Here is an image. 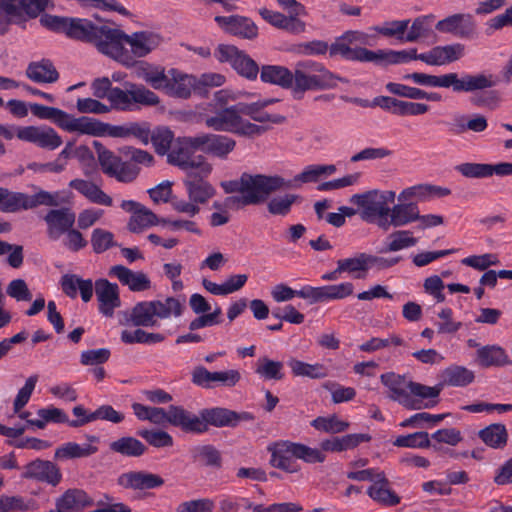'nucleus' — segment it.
<instances>
[{
  "label": "nucleus",
  "instance_id": "obj_1",
  "mask_svg": "<svg viewBox=\"0 0 512 512\" xmlns=\"http://www.w3.org/2000/svg\"><path fill=\"white\" fill-rule=\"evenodd\" d=\"M380 381L389 391L388 398L408 410L433 408L438 404L437 398L442 391V384L426 386L394 372L382 374Z\"/></svg>",
  "mask_w": 512,
  "mask_h": 512
},
{
  "label": "nucleus",
  "instance_id": "obj_2",
  "mask_svg": "<svg viewBox=\"0 0 512 512\" xmlns=\"http://www.w3.org/2000/svg\"><path fill=\"white\" fill-rule=\"evenodd\" d=\"M221 187L226 193H241L225 199L224 205L229 208L261 204L273 193L271 175L264 174L243 173L237 180L222 182Z\"/></svg>",
  "mask_w": 512,
  "mask_h": 512
},
{
  "label": "nucleus",
  "instance_id": "obj_3",
  "mask_svg": "<svg viewBox=\"0 0 512 512\" xmlns=\"http://www.w3.org/2000/svg\"><path fill=\"white\" fill-rule=\"evenodd\" d=\"M405 80H412L415 84L427 87L452 88L455 93L473 92L478 89L491 88L495 85L493 75L463 74L461 78L457 73L451 72L443 75H430L414 72L403 76Z\"/></svg>",
  "mask_w": 512,
  "mask_h": 512
},
{
  "label": "nucleus",
  "instance_id": "obj_4",
  "mask_svg": "<svg viewBox=\"0 0 512 512\" xmlns=\"http://www.w3.org/2000/svg\"><path fill=\"white\" fill-rule=\"evenodd\" d=\"M293 84L291 89L295 99H302L304 93L310 90H324L337 86V81L342 78L334 75L321 63L304 60L295 64Z\"/></svg>",
  "mask_w": 512,
  "mask_h": 512
},
{
  "label": "nucleus",
  "instance_id": "obj_5",
  "mask_svg": "<svg viewBox=\"0 0 512 512\" xmlns=\"http://www.w3.org/2000/svg\"><path fill=\"white\" fill-rule=\"evenodd\" d=\"M254 419L250 412H236L223 407L205 408L200 410L198 415L187 410L186 433L202 434L209 430V426L234 428L240 422H250Z\"/></svg>",
  "mask_w": 512,
  "mask_h": 512
},
{
  "label": "nucleus",
  "instance_id": "obj_6",
  "mask_svg": "<svg viewBox=\"0 0 512 512\" xmlns=\"http://www.w3.org/2000/svg\"><path fill=\"white\" fill-rule=\"evenodd\" d=\"M207 128L218 132H228L239 136L251 137L263 134L267 128L256 125L241 117L239 104L217 110L213 115L204 118Z\"/></svg>",
  "mask_w": 512,
  "mask_h": 512
},
{
  "label": "nucleus",
  "instance_id": "obj_7",
  "mask_svg": "<svg viewBox=\"0 0 512 512\" xmlns=\"http://www.w3.org/2000/svg\"><path fill=\"white\" fill-rule=\"evenodd\" d=\"M395 196L394 191L371 190L352 195L350 202L360 208V217L363 221L376 223L384 230L383 222L389 217L390 204L394 203Z\"/></svg>",
  "mask_w": 512,
  "mask_h": 512
},
{
  "label": "nucleus",
  "instance_id": "obj_8",
  "mask_svg": "<svg viewBox=\"0 0 512 512\" xmlns=\"http://www.w3.org/2000/svg\"><path fill=\"white\" fill-rule=\"evenodd\" d=\"M196 140H198L197 135L177 138L167 154V162L185 171L186 175L195 170H200L201 175H210L211 164L204 156L194 155V151L200 150V146L194 143Z\"/></svg>",
  "mask_w": 512,
  "mask_h": 512
},
{
  "label": "nucleus",
  "instance_id": "obj_9",
  "mask_svg": "<svg viewBox=\"0 0 512 512\" xmlns=\"http://www.w3.org/2000/svg\"><path fill=\"white\" fill-rule=\"evenodd\" d=\"M127 34L117 28H112L106 24H100L93 44L97 50L121 63L126 67H133L135 61L132 60L128 48L125 47Z\"/></svg>",
  "mask_w": 512,
  "mask_h": 512
},
{
  "label": "nucleus",
  "instance_id": "obj_10",
  "mask_svg": "<svg viewBox=\"0 0 512 512\" xmlns=\"http://www.w3.org/2000/svg\"><path fill=\"white\" fill-rule=\"evenodd\" d=\"M108 101L110 102V110L130 111L133 104L157 106L160 103V98L144 85L126 82L125 90L113 87Z\"/></svg>",
  "mask_w": 512,
  "mask_h": 512
},
{
  "label": "nucleus",
  "instance_id": "obj_11",
  "mask_svg": "<svg viewBox=\"0 0 512 512\" xmlns=\"http://www.w3.org/2000/svg\"><path fill=\"white\" fill-rule=\"evenodd\" d=\"M336 172V166L308 165L303 171L292 179H285L279 175H271L273 193L284 189H299L303 184L315 183L323 176H330Z\"/></svg>",
  "mask_w": 512,
  "mask_h": 512
},
{
  "label": "nucleus",
  "instance_id": "obj_12",
  "mask_svg": "<svg viewBox=\"0 0 512 512\" xmlns=\"http://www.w3.org/2000/svg\"><path fill=\"white\" fill-rule=\"evenodd\" d=\"M215 55L220 62L230 63L239 75L249 80L257 78L259 73L258 64L236 46L221 44L217 47Z\"/></svg>",
  "mask_w": 512,
  "mask_h": 512
},
{
  "label": "nucleus",
  "instance_id": "obj_13",
  "mask_svg": "<svg viewBox=\"0 0 512 512\" xmlns=\"http://www.w3.org/2000/svg\"><path fill=\"white\" fill-rule=\"evenodd\" d=\"M16 137L49 151L59 148L63 143L62 137L49 126L18 127Z\"/></svg>",
  "mask_w": 512,
  "mask_h": 512
},
{
  "label": "nucleus",
  "instance_id": "obj_14",
  "mask_svg": "<svg viewBox=\"0 0 512 512\" xmlns=\"http://www.w3.org/2000/svg\"><path fill=\"white\" fill-rule=\"evenodd\" d=\"M192 383L204 389H212L216 386L234 387L241 379L238 370L210 372L204 366H196L191 374Z\"/></svg>",
  "mask_w": 512,
  "mask_h": 512
},
{
  "label": "nucleus",
  "instance_id": "obj_15",
  "mask_svg": "<svg viewBox=\"0 0 512 512\" xmlns=\"http://www.w3.org/2000/svg\"><path fill=\"white\" fill-rule=\"evenodd\" d=\"M30 111L35 117L50 120L59 128L67 132L80 133L82 116L76 118L59 108L45 106L38 103L30 104Z\"/></svg>",
  "mask_w": 512,
  "mask_h": 512
},
{
  "label": "nucleus",
  "instance_id": "obj_16",
  "mask_svg": "<svg viewBox=\"0 0 512 512\" xmlns=\"http://www.w3.org/2000/svg\"><path fill=\"white\" fill-rule=\"evenodd\" d=\"M196 89H198L196 77L171 69L166 74V81L163 82L160 90L170 97L188 99Z\"/></svg>",
  "mask_w": 512,
  "mask_h": 512
},
{
  "label": "nucleus",
  "instance_id": "obj_17",
  "mask_svg": "<svg viewBox=\"0 0 512 512\" xmlns=\"http://www.w3.org/2000/svg\"><path fill=\"white\" fill-rule=\"evenodd\" d=\"M215 22L218 26L230 35L253 40L258 36V27L249 17L242 15L215 16Z\"/></svg>",
  "mask_w": 512,
  "mask_h": 512
},
{
  "label": "nucleus",
  "instance_id": "obj_18",
  "mask_svg": "<svg viewBox=\"0 0 512 512\" xmlns=\"http://www.w3.org/2000/svg\"><path fill=\"white\" fill-rule=\"evenodd\" d=\"M47 225V236L51 240H58L75 224L76 214L69 207L51 209L44 216Z\"/></svg>",
  "mask_w": 512,
  "mask_h": 512
},
{
  "label": "nucleus",
  "instance_id": "obj_19",
  "mask_svg": "<svg viewBox=\"0 0 512 512\" xmlns=\"http://www.w3.org/2000/svg\"><path fill=\"white\" fill-rule=\"evenodd\" d=\"M197 138L194 143L200 146V151L221 159H226L236 147V141L227 135L202 133Z\"/></svg>",
  "mask_w": 512,
  "mask_h": 512
},
{
  "label": "nucleus",
  "instance_id": "obj_20",
  "mask_svg": "<svg viewBox=\"0 0 512 512\" xmlns=\"http://www.w3.org/2000/svg\"><path fill=\"white\" fill-rule=\"evenodd\" d=\"M209 175H201L200 170L188 172L183 184L189 200L199 204L207 203L216 194L215 188L205 180Z\"/></svg>",
  "mask_w": 512,
  "mask_h": 512
},
{
  "label": "nucleus",
  "instance_id": "obj_21",
  "mask_svg": "<svg viewBox=\"0 0 512 512\" xmlns=\"http://www.w3.org/2000/svg\"><path fill=\"white\" fill-rule=\"evenodd\" d=\"M165 480L158 474L145 470L128 471L117 478V484L124 489L150 490L164 485Z\"/></svg>",
  "mask_w": 512,
  "mask_h": 512
},
{
  "label": "nucleus",
  "instance_id": "obj_22",
  "mask_svg": "<svg viewBox=\"0 0 512 512\" xmlns=\"http://www.w3.org/2000/svg\"><path fill=\"white\" fill-rule=\"evenodd\" d=\"M23 478L35 479L37 481L56 486L62 479L59 467L51 461L36 459L24 467Z\"/></svg>",
  "mask_w": 512,
  "mask_h": 512
},
{
  "label": "nucleus",
  "instance_id": "obj_23",
  "mask_svg": "<svg viewBox=\"0 0 512 512\" xmlns=\"http://www.w3.org/2000/svg\"><path fill=\"white\" fill-rule=\"evenodd\" d=\"M372 106H378L399 116L423 115L429 110V106L427 104L403 101L389 96L375 97L372 101Z\"/></svg>",
  "mask_w": 512,
  "mask_h": 512
},
{
  "label": "nucleus",
  "instance_id": "obj_24",
  "mask_svg": "<svg viewBox=\"0 0 512 512\" xmlns=\"http://www.w3.org/2000/svg\"><path fill=\"white\" fill-rule=\"evenodd\" d=\"M436 29L460 38H470L476 32V23L471 14H454L438 21Z\"/></svg>",
  "mask_w": 512,
  "mask_h": 512
},
{
  "label": "nucleus",
  "instance_id": "obj_25",
  "mask_svg": "<svg viewBox=\"0 0 512 512\" xmlns=\"http://www.w3.org/2000/svg\"><path fill=\"white\" fill-rule=\"evenodd\" d=\"M95 293L100 313L106 317H112L114 310L121 305L118 285L107 279H98L95 282Z\"/></svg>",
  "mask_w": 512,
  "mask_h": 512
},
{
  "label": "nucleus",
  "instance_id": "obj_26",
  "mask_svg": "<svg viewBox=\"0 0 512 512\" xmlns=\"http://www.w3.org/2000/svg\"><path fill=\"white\" fill-rule=\"evenodd\" d=\"M464 53L465 46L461 43L435 46L429 51L421 53L420 61L432 66H442L461 59Z\"/></svg>",
  "mask_w": 512,
  "mask_h": 512
},
{
  "label": "nucleus",
  "instance_id": "obj_27",
  "mask_svg": "<svg viewBox=\"0 0 512 512\" xmlns=\"http://www.w3.org/2000/svg\"><path fill=\"white\" fill-rule=\"evenodd\" d=\"M419 207L416 202L394 204L390 208L389 217L383 222L384 230L388 231L390 227H404L417 222L419 218Z\"/></svg>",
  "mask_w": 512,
  "mask_h": 512
},
{
  "label": "nucleus",
  "instance_id": "obj_28",
  "mask_svg": "<svg viewBox=\"0 0 512 512\" xmlns=\"http://www.w3.org/2000/svg\"><path fill=\"white\" fill-rule=\"evenodd\" d=\"M160 44V37L157 34L148 31L135 32L132 35H127L125 46L130 47L129 54L132 60L141 58L149 54Z\"/></svg>",
  "mask_w": 512,
  "mask_h": 512
},
{
  "label": "nucleus",
  "instance_id": "obj_29",
  "mask_svg": "<svg viewBox=\"0 0 512 512\" xmlns=\"http://www.w3.org/2000/svg\"><path fill=\"white\" fill-rule=\"evenodd\" d=\"M80 134H86L97 137L109 135L110 137L127 138L128 123L125 125H111L108 123H103L94 118L82 116Z\"/></svg>",
  "mask_w": 512,
  "mask_h": 512
},
{
  "label": "nucleus",
  "instance_id": "obj_30",
  "mask_svg": "<svg viewBox=\"0 0 512 512\" xmlns=\"http://www.w3.org/2000/svg\"><path fill=\"white\" fill-rule=\"evenodd\" d=\"M148 420L154 424L168 422L186 432L187 410L176 405H170L167 410L160 407H150Z\"/></svg>",
  "mask_w": 512,
  "mask_h": 512
},
{
  "label": "nucleus",
  "instance_id": "obj_31",
  "mask_svg": "<svg viewBox=\"0 0 512 512\" xmlns=\"http://www.w3.org/2000/svg\"><path fill=\"white\" fill-rule=\"evenodd\" d=\"M109 275L116 277L122 285L128 286L133 292H141L151 288V281L144 272H134L123 265L112 266Z\"/></svg>",
  "mask_w": 512,
  "mask_h": 512
},
{
  "label": "nucleus",
  "instance_id": "obj_32",
  "mask_svg": "<svg viewBox=\"0 0 512 512\" xmlns=\"http://www.w3.org/2000/svg\"><path fill=\"white\" fill-rule=\"evenodd\" d=\"M93 505V500L81 489H69L56 501V509L51 512H80Z\"/></svg>",
  "mask_w": 512,
  "mask_h": 512
},
{
  "label": "nucleus",
  "instance_id": "obj_33",
  "mask_svg": "<svg viewBox=\"0 0 512 512\" xmlns=\"http://www.w3.org/2000/svg\"><path fill=\"white\" fill-rule=\"evenodd\" d=\"M27 78L35 83H55L59 79V72L50 59L30 62L26 68Z\"/></svg>",
  "mask_w": 512,
  "mask_h": 512
},
{
  "label": "nucleus",
  "instance_id": "obj_34",
  "mask_svg": "<svg viewBox=\"0 0 512 512\" xmlns=\"http://www.w3.org/2000/svg\"><path fill=\"white\" fill-rule=\"evenodd\" d=\"M475 362L482 368L502 367L510 363L506 351L498 345H485L476 351Z\"/></svg>",
  "mask_w": 512,
  "mask_h": 512
},
{
  "label": "nucleus",
  "instance_id": "obj_35",
  "mask_svg": "<svg viewBox=\"0 0 512 512\" xmlns=\"http://www.w3.org/2000/svg\"><path fill=\"white\" fill-rule=\"evenodd\" d=\"M367 494L374 501L388 507L396 506L401 501V498L389 488V480L385 473L378 475L376 483H373L367 489Z\"/></svg>",
  "mask_w": 512,
  "mask_h": 512
},
{
  "label": "nucleus",
  "instance_id": "obj_36",
  "mask_svg": "<svg viewBox=\"0 0 512 512\" xmlns=\"http://www.w3.org/2000/svg\"><path fill=\"white\" fill-rule=\"evenodd\" d=\"M69 187L77 190L91 203L108 207L113 205L112 198L106 194L99 186L91 181L84 179H73L69 182Z\"/></svg>",
  "mask_w": 512,
  "mask_h": 512
},
{
  "label": "nucleus",
  "instance_id": "obj_37",
  "mask_svg": "<svg viewBox=\"0 0 512 512\" xmlns=\"http://www.w3.org/2000/svg\"><path fill=\"white\" fill-rule=\"evenodd\" d=\"M99 26L100 24H95L85 18L70 17L66 36L74 40L93 44Z\"/></svg>",
  "mask_w": 512,
  "mask_h": 512
},
{
  "label": "nucleus",
  "instance_id": "obj_38",
  "mask_svg": "<svg viewBox=\"0 0 512 512\" xmlns=\"http://www.w3.org/2000/svg\"><path fill=\"white\" fill-rule=\"evenodd\" d=\"M271 451V459L270 464L278 469L286 471L288 473H295L299 471V465L294 460V455H292V449L289 447V441H284L275 444L273 449H269Z\"/></svg>",
  "mask_w": 512,
  "mask_h": 512
},
{
  "label": "nucleus",
  "instance_id": "obj_39",
  "mask_svg": "<svg viewBox=\"0 0 512 512\" xmlns=\"http://www.w3.org/2000/svg\"><path fill=\"white\" fill-rule=\"evenodd\" d=\"M260 78L265 83L289 89L293 84L292 71L280 65H264L260 71Z\"/></svg>",
  "mask_w": 512,
  "mask_h": 512
},
{
  "label": "nucleus",
  "instance_id": "obj_40",
  "mask_svg": "<svg viewBox=\"0 0 512 512\" xmlns=\"http://www.w3.org/2000/svg\"><path fill=\"white\" fill-rule=\"evenodd\" d=\"M371 436L366 433L347 434L342 437H333L321 443V447L325 451L342 452L353 449L362 442H369Z\"/></svg>",
  "mask_w": 512,
  "mask_h": 512
},
{
  "label": "nucleus",
  "instance_id": "obj_41",
  "mask_svg": "<svg viewBox=\"0 0 512 512\" xmlns=\"http://www.w3.org/2000/svg\"><path fill=\"white\" fill-rule=\"evenodd\" d=\"M133 66H135V73L137 77L143 79L156 90H160L163 82L166 81V73L163 67L153 66L143 61H135Z\"/></svg>",
  "mask_w": 512,
  "mask_h": 512
},
{
  "label": "nucleus",
  "instance_id": "obj_42",
  "mask_svg": "<svg viewBox=\"0 0 512 512\" xmlns=\"http://www.w3.org/2000/svg\"><path fill=\"white\" fill-rule=\"evenodd\" d=\"M444 385L453 387H465L471 384L475 379V374L472 370L461 365H451L443 371Z\"/></svg>",
  "mask_w": 512,
  "mask_h": 512
},
{
  "label": "nucleus",
  "instance_id": "obj_43",
  "mask_svg": "<svg viewBox=\"0 0 512 512\" xmlns=\"http://www.w3.org/2000/svg\"><path fill=\"white\" fill-rule=\"evenodd\" d=\"M478 436L487 446L494 449L504 448L508 441L506 426L501 423L490 424L481 429Z\"/></svg>",
  "mask_w": 512,
  "mask_h": 512
},
{
  "label": "nucleus",
  "instance_id": "obj_44",
  "mask_svg": "<svg viewBox=\"0 0 512 512\" xmlns=\"http://www.w3.org/2000/svg\"><path fill=\"white\" fill-rule=\"evenodd\" d=\"M112 452L125 457H140L147 451V447L132 436L121 437L109 444Z\"/></svg>",
  "mask_w": 512,
  "mask_h": 512
},
{
  "label": "nucleus",
  "instance_id": "obj_45",
  "mask_svg": "<svg viewBox=\"0 0 512 512\" xmlns=\"http://www.w3.org/2000/svg\"><path fill=\"white\" fill-rule=\"evenodd\" d=\"M241 117L243 115L250 117L252 120L260 123L271 122L274 124H281L285 122L286 118L279 114H269L264 111L261 104L258 102L244 103L239 102Z\"/></svg>",
  "mask_w": 512,
  "mask_h": 512
},
{
  "label": "nucleus",
  "instance_id": "obj_46",
  "mask_svg": "<svg viewBox=\"0 0 512 512\" xmlns=\"http://www.w3.org/2000/svg\"><path fill=\"white\" fill-rule=\"evenodd\" d=\"M98 451L96 446L90 444L79 445L75 442H67L55 450L54 457L58 460L89 457Z\"/></svg>",
  "mask_w": 512,
  "mask_h": 512
},
{
  "label": "nucleus",
  "instance_id": "obj_47",
  "mask_svg": "<svg viewBox=\"0 0 512 512\" xmlns=\"http://www.w3.org/2000/svg\"><path fill=\"white\" fill-rule=\"evenodd\" d=\"M161 224V220L158 219L150 209L145 206H141L139 210H136L129 219L127 228L132 233H140L143 230Z\"/></svg>",
  "mask_w": 512,
  "mask_h": 512
},
{
  "label": "nucleus",
  "instance_id": "obj_48",
  "mask_svg": "<svg viewBox=\"0 0 512 512\" xmlns=\"http://www.w3.org/2000/svg\"><path fill=\"white\" fill-rule=\"evenodd\" d=\"M155 310L152 301L137 303L131 310L130 321L135 326L150 327L157 324Z\"/></svg>",
  "mask_w": 512,
  "mask_h": 512
},
{
  "label": "nucleus",
  "instance_id": "obj_49",
  "mask_svg": "<svg viewBox=\"0 0 512 512\" xmlns=\"http://www.w3.org/2000/svg\"><path fill=\"white\" fill-rule=\"evenodd\" d=\"M302 197L297 194H284L270 198L267 202V211L273 216H287L295 203H300Z\"/></svg>",
  "mask_w": 512,
  "mask_h": 512
},
{
  "label": "nucleus",
  "instance_id": "obj_50",
  "mask_svg": "<svg viewBox=\"0 0 512 512\" xmlns=\"http://www.w3.org/2000/svg\"><path fill=\"white\" fill-rule=\"evenodd\" d=\"M294 376L308 377L311 379H323L328 376L327 368L319 363L309 364L297 359L287 362Z\"/></svg>",
  "mask_w": 512,
  "mask_h": 512
},
{
  "label": "nucleus",
  "instance_id": "obj_51",
  "mask_svg": "<svg viewBox=\"0 0 512 512\" xmlns=\"http://www.w3.org/2000/svg\"><path fill=\"white\" fill-rule=\"evenodd\" d=\"M417 242L418 239L413 236L410 230H396L388 236V242L380 252L388 253L400 251L415 246Z\"/></svg>",
  "mask_w": 512,
  "mask_h": 512
},
{
  "label": "nucleus",
  "instance_id": "obj_52",
  "mask_svg": "<svg viewBox=\"0 0 512 512\" xmlns=\"http://www.w3.org/2000/svg\"><path fill=\"white\" fill-rule=\"evenodd\" d=\"M191 453L195 461L205 466L214 468L222 466L221 452L211 444L196 446L192 449Z\"/></svg>",
  "mask_w": 512,
  "mask_h": 512
},
{
  "label": "nucleus",
  "instance_id": "obj_53",
  "mask_svg": "<svg viewBox=\"0 0 512 512\" xmlns=\"http://www.w3.org/2000/svg\"><path fill=\"white\" fill-rule=\"evenodd\" d=\"M175 140L174 133L167 127H157L152 133L150 132V141L156 153L161 156L170 152Z\"/></svg>",
  "mask_w": 512,
  "mask_h": 512
},
{
  "label": "nucleus",
  "instance_id": "obj_54",
  "mask_svg": "<svg viewBox=\"0 0 512 512\" xmlns=\"http://www.w3.org/2000/svg\"><path fill=\"white\" fill-rule=\"evenodd\" d=\"M93 147L97 153L98 162L102 172L110 177L122 161L121 158L105 148L99 141H93Z\"/></svg>",
  "mask_w": 512,
  "mask_h": 512
},
{
  "label": "nucleus",
  "instance_id": "obj_55",
  "mask_svg": "<svg viewBox=\"0 0 512 512\" xmlns=\"http://www.w3.org/2000/svg\"><path fill=\"white\" fill-rule=\"evenodd\" d=\"M4 193L1 196L0 211L6 213L17 212L21 209L28 210L27 200L28 195L20 192H11L8 189H3Z\"/></svg>",
  "mask_w": 512,
  "mask_h": 512
},
{
  "label": "nucleus",
  "instance_id": "obj_56",
  "mask_svg": "<svg viewBox=\"0 0 512 512\" xmlns=\"http://www.w3.org/2000/svg\"><path fill=\"white\" fill-rule=\"evenodd\" d=\"M393 445L407 448H429L432 446L435 450H439L436 445L431 444L429 434L424 431L400 435L395 439Z\"/></svg>",
  "mask_w": 512,
  "mask_h": 512
},
{
  "label": "nucleus",
  "instance_id": "obj_57",
  "mask_svg": "<svg viewBox=\"0 0 512 512\" xmlns=\"http://www.w3.org/2000/svg\"><path fill=\"white\" fill-rule=\"evenodd\" d=\"M152 303L157 318L166 319L171 316L179 317L182 314L183 305L177 298L167 297L163 301L154 300Z\"/></svg>",
  "mask_w": 512,
  "mask_h": 512
},
{
  "label": "nucleus",
  "instance_id": "obj_58",
  "mask_svg": "<svg viewBox=\"0 0 512 512\" xmlns=\"http://www.w3.org/2000/svg\"><path fill=\"white\" fill-rule=\"evenodd\" d=\"M164 339V335L160 333H149L140 328L134 331L124 330L121 333V341L124 342L125 344H154L161 343L164 341Z\"/></svg>",
  "mask_w": 512,
  "mask_h": 512
},
{
  "label": "nucleus",
  "instance_id": "obj_59",
  "mask_svg": "<svg viewBox=\"0 0 512 512\" xmlns=\"http://www.w3.org/2000/svg\"><path fill=\"white\" fill-rule=\"evenodd\" d=\"M91 245L93 251L97 254L104 253L112 247H118V243L114 241V234L102 228H96L91 234Z\"/></svg>",
  "mask_w": 512,
  "mask_h": 512
},
{
  "label": "nucleus",
  "instance_id": "obj_60",
  "mask_svg": "<svg viewBox=\"0 0 512 512\" xmlns=\"http://www.w3.org/2000/svg\"><path fill=\"white\" fill-rule=\"evenodd\" d=\"M289 447L292 449V455H294L296 459H301L306 463H322L325 460V454H323L319 449L290 441Z\"/></svg>",
  "mask_w": 512,
  "mask_h": 512
},
{
  "label": "nucleus",
  "instance_id": "obj_61",
  "mask_svg": "<svg viewBox=\"0 0 512 512\" xmlns=\"http://www.w3.org/2000/svg\"><path fill=\"white\" fill-rule=\"evenodd\" d=\"M311 425L317 430L332 434L344 432L349 427L348 422L340 420L335 415L331 417H317L311 422Z\"/></svg>",
  "mask_w": 512,
  "mask_h": 512
},
{
  "label": "nucleus",
  "instance_id": "obj_62",
  "mask_svg": "<svg viewBox=\"0 0 512 512\" xmlns=\"http://www.w3.org/2000/svg\"><path fill=\"white\" fill-rule=\"evenodd\" d=\"M478 89L473 91V95L470 97V103L476 107H486L491 110L495 109L500 102V97L497 91Z\"/></svg>",
  "mask_w": 512,
  "mask_h": 512
},
{
  "label": "nucleus",
  "instance_id": "obj_63",
  "mask_svg": "<svg viewBox=\"0 0 512 512\" xmlns=\"http://www.w3.org/2000/svg\"><path fill=\"white\" fill-rule=\"evenodd\" d=\"M456 170L466 178H488L492 176V164L488 163H462Z\"/></svg>",
  "mask_w": 512,
  "mask_h": 512
},
{
  "label": "nucleus",
  "instance_id": "obj_64",
  "mask_svg": "<svg viewBox=\"0 0 512 512\" xmlns=\"http://www.w3.org/2000/svg\"><path fill=\"white\" fill-rule=\"evenodd\" d=\"M137 434L142 437L149 445L156 448L173 446L172 436L163 430H139Z\"/></svg>",
  "mask_w": 512,
  "mask_h": 512
}]
</instances>
